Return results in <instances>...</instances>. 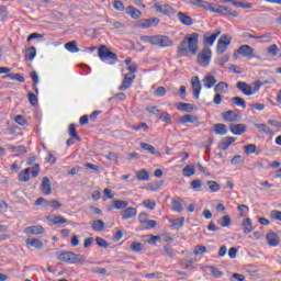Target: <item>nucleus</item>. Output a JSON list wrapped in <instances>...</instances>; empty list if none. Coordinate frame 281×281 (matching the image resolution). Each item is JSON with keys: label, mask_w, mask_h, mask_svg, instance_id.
I'll use <instances>...</instances> for the list:
<instances>
[{"label": "nucleus", "mask_w": 281, "mask_h": 281, "mask_svg": "<svg viewBox=\"0 0 281 281\" xmlns=\"http://www.w3.org/2000/svg\"><path fill=\"white\" fill-rule=\"evenodd\" d=\"M229 131L233 135H243V133H247V125L245 124H231Z\"/></svg>", "instance_id": "12"}, {"label": "nucleus", "mask_w": 281, "mask_h": 281, "mask_svg": "<svg viewBox=\"0 0 281 281\" xmlns=\"http://www.w3.org/2000/svg\"><path fill=\"white\" fill-rule=\"evenodd\" d=\"M236 88L238 91H240L244 95H252L251 92V86H249L247 82L238 81L236 83Z\"/></svg>", "instance_id": "13"}, {"label": "nucleus", "mask_w": 281, "mask_h": 281, "mask_svg": "<svg viewBox=\"0 0 281 281\" xmlns=\"http://www.w3.org/2000/svg\"><path fill=\"white\" fill-rule=\"evenodd\" d=\"M191 87L193 89V98L199 100V95H201V80H199L198 76L191 79Z\"/></svg>", "instance_id": "10"}, {"label": "nucleus", "mask_w": 281, "mask_h": 281, "mask_svg": "<svg viewBox=\"0 0 281 281\" xmlns=\"http://www.w3.org/2000/svg\"><path fill=\"white\" fill-rule=\"evenodd\" d=\"M155 25H159V19L158 18H153V19H146L140 21V27L144 30L148 27H153Z\"/></svg>", "instance_id": "21"}, {"label": "nucleus", "mask_w": 281, "mask_h": 281, "mask_svg": "<svg viewBox=\"0 0 281 281\" xmlns=\"http://www.w3.org/2000/svg\"><path fill=\"white\" fill-rule=\"evenodd\" d=\"M232 4L235 5V8H244V10H251V3L249 2L245 3L233 0Z\"/></svg>", "instance_id": "49"}, {"label": "nucleus", "mask_w": 281, "mask_h": 281, "mask_svg": "<svg viewBox=\"0 0 281 281\" xmlns=\"http://www.w3.org/2000/svg\"><path fill=\"white\" fill-rule=\"evenodd\" d=\"M229 61V55L225 54L217 58L216 63L220 67H223L226 63Z\"/></svg>", "instance_id": "61"}, {"label": "nucleus", "mask_w": 281, "mask_h": 281, "mask_svg": "<svg viewBox=\"0 0 281 281\" xmlns=\"http://www.w3.org/2000/svg\"><path fill=\"white\" fill-rule=\"evenodd\" d=\"M234 142H236V137H224L218 144L220 150H227V148H229L231 144H234Z\"/></svg>", "instance_id": "18"}, {"label": "nucleus", "mask_w": 281, "mask_h": 281, "mask_svg": "<svg viewBox=\"0 0 281 281\" xmlns=\"http://www.w3.org/2000/svg\"><path fill=\"white\" fill-rule=\"evenodd\" d=\"M183 177H192L194 175V167L188 165L182 169Z\"/></svg>", "instance_id": "55"}, {"label": "nucleus", "mask_w": 281, "mask_h": 281, "mask_svg": "<svg viewBox=\"0 0 281 281\" xmlns=\"http://www.w3.org/2000/svg\"><path fill=\"white\" fill-rule=\"evenodd\" d=\"M176 106L179 111H183L184 113H192V111H194V105L191 103H177Z\"/></svg>", "instance_id": "28"}, {"label": "nucleus", "mask_w": 281, "mask_h": 281, "mask_svg": "<svg viewBox=\"0 0 281 281\" xmlns=\"http://www.w3.org/2000/svg\"><path fill=\"white\" fill-rule=\"evenodd\" d=\"M206 186L211 190V192H218L221 190V184H218L216 181H207Z\"/></svg>", "instance_id": "51"}, {"label": "nucleus", "mask_w": 281, "mask_h": 281, "mask_svg": "<svg viewBox=\"0 0 281 281\" xmlns=\"http://www.w3.org/2000/svg\"><path fill=\"white\" fill-rule=\"evenodd\" d=\"M98 56L102 63L106 65H115L117 63V54L111 52L106 45H100L98 48Z\"/></svg>", "instance_id": "2"}, {"label": "nucleus", "mask_w": 281, "mask_h": 281, "mask_svg": "<svg viewBox=\"0 0 281 281\" xmlns=\"http://www.w3.org/2000/svg\"><path fill=\"white\" fill-rule=\"evenodd\" d=\"M27 98H29V102H30V104H32V106H36V104H38V98H36V94H34L33 92H29Z\"/></svg>", "instance_id": "60"}, {"label": "nucleus", "mask_w": 281, "mask_h": 281, "mask_svg": "<svg viewBox=\"0 0 281 281\" xmlns=\"http://www.w3.org/2000/svg\"><path fill=\"white\" fill-rule=\"evenodd\" d=\"M190 3L191 5L203 8V10H207L209 12H214V14H223V10H225V5L212 4L203 0H190Z\"/></svg>", "instance_id": "3"}, {"label": "nucleus", "mask_w": 281, "mask_h": 281, "mask_svg": "<svg viewBox=\"0 0 281 281\" xmlns=\"http://www.w3.org/2000/svg\"><path fill=\"white\" fill-rule=\"evenodd\" d=\"M180 122L181 124H196V122H199V117L191 114H186L184 116L180 117Z\"/></svg>", "instance_id": "29"}, {"label": "nucleus", "mask_w": 281, "mask_h": 281, "mask_svg": "<svg viewBox=\"0 0 281 281\" xmlns=\"http://www.w3.org/2000/svg\"><path fill=\"white\" fill-rule=\"evenodd\" d=\"M180 265L182 269H190V270L196 269L192 260H180Z\"/></svg>", "instance_id": "48"}, {"label": "nucleus", "mask_w": 281, "mask_h": 281, "mask_svg": "<svg viewBox=\"0 0 281 281\" xmlns=\"http://www.w3.org/2000/svg\"><path fill=\"white\" fill-rule=\"evenodd\" d=\"M97 245L99 247H102L103 249H108L109 247V241H106V239L102 238V237H97Z\"/></svg>", "instance_id": "62"}, {"label": "nucleus", "mask_w": 281, "mask_h": 281, "mask_svg": "<svg viewBox=\"0 0 281 281\" xmlns=\"http://www.w3.org/2000/svg\"><path fill=\"white\" fill-rule=\"evenodd\" d=\"M229 85L227 82L221 81L214 87L215 93H227Z\"/></svg>", "instance_id": "27"}, {"label": "nucleus", "mask_w": 281, "mask_h": 281, "mask_svg": "<svg viewBox=\"0 0 281 281\" xmlns=\"http://www.w3.org/2000/svg\"><path fill=\"white\" fill-rule=\"evenodd\" d=\"M43 194L46 196H49L52 194V181H49V178L44 177L42 179V186H41Z\"/></svg>", "instance_id": "14"}, {"label": "nucleus", "mask_w": 281, "mask_h": 281, "mask_svg": "<svg viewBox=\"0 0 281 281\" xmlns=\"http://www.w3.org/2000/svg\"><path fill=\"white\" fill-rule=\"evenodd\" d=\"M162 251L165 256H168V258H175V256L179 254V251L175 250V248H172L170 245H165L162 247Z\"/></svg>", "instance_id": "30"}, {"label": "nucleus", "mask_w": 281, "mask_h": 281, "mask_svg": "<svg viewBox=\"0 0 281 281\" xmlns=\"http://www.w3.org/2000/svg\"><path fill=\"white\" fill-rule=\"evenodd\" d=\"M207 251V248L203 245H196L194 247L193 254L194 256H201Z\"/></svg>", "instance_id": "52"}, {"label": "nucleus", "mask_w": 281, "mask_h": 281, "mask_svg": "<svg viewBox=\"0 0 281 281\" xmlns=\"http://www.w3.org/2000/svg\"><path fill=\"white\" fill-rule=\"evenodd\" d=\"M134 80H135V75L127 72L123 79L122 85L120 86V91H126V89H131Z\"/></svg>", "instance_id": "8"}, {"label": "nucleus", "mask_w": 281, "mask_h": 281, "mask_svg": "<svg viewBox=\"0 0 281 281\" xmlns=\"http://www.w3.org/2000/svg\"><path fill=\"white\" fill-rule=\"evenodd\" d=\"M221 14H224L225 16H233L234 19L238 18V12L235 10H232L229 7L224 5V10Z\"/></svg>", "instance_id": "45"}, {"label": "nucleus", "mask_w": 281, "mask_h": 281, "mask_svg": "<svg viewBox=\"0 0 281 281\" xmlns=\"http://www.w3.org/2000/svg\"><path fill=\"white\" fill-rule=\"evenodd\" d=\"M204 269H209V271H211L213 278H223V272L218 269H216V267L214 266H205Z\"/></svg>", "instance_id": "40"}, {"label": "nucleus", "mask_w": 281, "mask_h": 281, "mask_svg": "<svg viewBox=\"0 0 281 281\" xmlns=\"http://www.w3.org/2000/svg\"><path fill=\"white\" fill-rule=\"evenodd\" d=\"M222 227H229L232 225V217L229 215H224L220 221Z\"/></svg>", "instance_id": "54"}, {"label": "nucleus", "mask_w": 281, "mask_h": 281, "mask_svg": "<svg viewBox=\"0 0 281 281\" xmlns=\"http://www.w3.org/2000/svg\"><path fill=\"white\" fill-rule=\"evenodd\" d=\"M241 229L246 234H251V232L254 231V224L251 223V218L248 217L241 223Z\"/></svg>", "instance_id": "26"}, {"label": "nucleus", "mask_w": 281, "mask_h": 281, "mask_svg": "<svg viewBox=\"0 0 281 281\" xmlns=\"http://www.w3.org/2000/svg\"><path fill=\"white\" fill-rule=\"evenodd\" d=\"M126 14H128L132 19H142V11L134 7H127Z\"/></svg>", "instance_id": "25"}, {"label": "nucleus", "mask_w": 281, "mask_h": 281, "mask_svg": "<svg viewBox=\"0 0 281 281\" xmlns=\"http://www.w3.org/2000/svg\"><path fill=\"white\" fill-rule=\"evenodd\" d=\"M87 262V257L85 255H78L71 252L70 255V265H85Z\"/></svg>", "instance_id": "16"}, {"label": "nucleus", "mask_w": 281, "mask_h": 281, "mask_svg": "<svg viewBox=\"0 0 281 281\" xmlns=\"http://www.w3.org/2000/svg\"><path fill=\"white\" fill-rule=\"evenodd\" d=\"M246 155H254L256 153V144H248L245 146Z\"/></svg>", "instance_id": "64"}, {"label": "nucleus", "mask_w": 281, "mask_h": 281, "mask_svg": "<svg viewBox=\"0 0 281 281\" xmlns=\"http://www.w3.org/2000/svg\"><path fill=\"white\" fill-rule=\"evenodd\" d=\"M232 43V37L223 35L217 42V54H225L227 52V46Z\"/></svg>", "instance_id": "5"}, {"label": "nucleus", "mask_w": 281, "mask_h": 281, "mask_svg": "<svg viewBox=\"0 0 281 281\" xmlns=\"http://www.w3.org/2000/svg\"><path fill=\"white\" fill-rule=\"evenodd\" d=\"M9 80H15L16 82H25V77L21 74H9L5 76Z\"/></svg>", "instance_id": "41"}, {"label": "nucleus", "mask_w": 281, "mask_h": 281, "mask_svg": "<svg viewBox=\"0 0 281 281\" xmlns=\"http://www.w3.org/2000/svg\"><path fill=\"white\" fill-rule=\"evenodd\" d=\"M171 223H172L175 229H179L180 227H183V223H186V218L179 217V218L173 220Z\"/></svg>", "instance_id": "56"}, {"label": "nucleus", "mask_w": 281, "mask_h": 281, "mask_svg": "<svg viewBox=\"0 0 281 281\" xmlns=\"http://www.w3.org/2000/svg\"><path fill=\"white\" fill-rule=\"evenodd\" d=\"M154 95H156V98H164L166 95V89L164 87H158L154 91Z\"/></svg>", "instance_id": "63"}, {"label": "nucleus", "mask_w": 281, "mask_h": 281, "mask_svg": "<svg viewBox=\"0 0 281 281\" xmlns=\"http://www.w3.org/2000/svg\"><path fill=\"white\" fill-rule=\"evenodd\" d=\"M140 148L143 150H147V153H150L151 155H159V151L155 150V146L147 144V143H140Z\"/></svg>", "instance_id": "39"}, {"label": "nucleus", "mask_w": 281, "mask_h": 281, "mask_svg": "<svg viewBox=\"0 0 281 281\" xmlns=\"http://www.w3.org/2000/svg\"><path fill=\"white\" fill-rule=\"evenodd\" d=\"M172 210L173 212H183V205L181 204V202H179V200L172 201Z\"/></svg>", "instance_id": "59"}, {"label": "nucleus", "mask_w": 281, "mask_h": 281, "mask_svg": "<svg viewBox=\"0 0 281 281\" xmlns=\"http://www.w3.org/2000/svg\"><path fill=\"white\" fill-rule=\"evenodd\" d=\"M68 133L70 137L74 139H77V142H80V136L78 135V132L76 131V124H70L68 127Z\"/></svg>", "instance_id": "42"}, {"label": "nucleus", "mask_w": 281, "mask_h": 281, "mask_svg": "<svg viewBox=\"0 0 281 281\" xmlns=\"http://www.w3.org/2000/svg\"><path fill=\"white\" fill-rule=\"evenodd\" d=\"M10 150H12V153H14L16 156L19 155H25V153H27V149H25V146H18L14 147V145H9Z\"/></svg>", "instance_id": "38"}, {"label": "nucleus", "mask_w": 281, "mask_h": 281, "mask_svg": "<svg viewBox=\"0 0 281 281\" xmlns=\"http://www.w3.org/2000/svg\"><path fill=\"white\" fill-rule=\"evenodd\" d=\"M202 82L206 89H212V87L216 86V77L207 75L203 78Z\"/></svg>", "instance_id": "23"}, {"label": "nucleus", "mask_w": 281, "mask_h": 281, "mask_svg": "<svg viewBox=\"0 0 281 281\" xmlns=\"http://www.w3.org/2000/svg\"><path fill=\"white\" fill-rule=\"evenodd\" d=\"M115 210H124L128 207V202L124 200H116L113 202Z\"/></svg>", "instance_id": "47"}, {"label": "nucleus", "mask_w": 281, "mask_h": 281, "mask_svg": "<svg viewBox=\"0 0 281 281\" xmlns=\"http://www.w3.org/2000/svg\"><path fill=\"white\" fill-rule=\"evenodd\" d=\"M121 216L124 221H128V218H135L137 216V209L135 207H127L122 213Z\"/></svg>", "instance_id": "19"}, {"label": "nucleus", "mask_w": 281, "mask_h": 281, "mask_svg": "<svg viewBox=\"0 0 281 281\" xmlns=\"http://www.w3.org/2000/svg\"><path fill=\"white\" fill-rule=\"evenodd\" d=\"M143 205L144 207H147V210H155V207H157V202H155V200H144L143 201Z\"/></svg>", "instance_id": "50"}, {"label": "nucleus", "mask_w": 281, "mask_h": 281, "mask_svg": "<svg viewBox=\"0 0 281 281\" xmlns=\"http://www.w3.org/2000/svg\"><path fill=\"white\" fill-rule=\"evenodd\" d=\"M266 240L270 247H278L280 245V236L274 232L267 233Z\"/></svg>", "instance_id": "9"}, {"label": "nucleus", "mask_w": 281, "mask_h": 281, "mask_svg": "<svg viewBox=\"0 0 281 281\" xmlns=\"http://www.w3.org/2000/svg\"><path fill=\"white\" fill-rule=\"evenodd\" d=\"M222 117L225 122H238V114L232 110L222 113Z\"/></svg>", "instance_id": "20"}, {"label": "nucleus", "mask_w": 281, "mask_h": 281, "mask_svg": "<svg viewBox=\"0 0 281 281\" xmlns=\"http://www.w3.org/2000/svg\"><path fill=\"white\" fill-rule=\"evenodd\" d=\"M91 227L94 232H104V222L102 220H95Z\"/></svg>", "instance_id": "37"}, {"label": "nucleus", "mask_w": 281, "mask_h": 281, "mask_svg": "<svg viewBox=\"0 0 281 281\" xmlns=\"http://www.w3.org/2000/svg\"><path fill=\"white\" fill-rule=\"evenodd\" d=\"M214 132L216 135H227V125L217 123L214 125Z\"/></svg>", "instance_id": "31"}, {"label": "nucleus", "mask_w": 281, "mask_h": 281, "mask_svg": "<svg viewBox=\"0 0 281 281\" xmlns=\"http://www.w3.org/2000/svg\"><path fill=\"white\" fill-rule=\"evenodd\" d=\"M156 12H160L161 14H175V9L169 4H155Z\"/></svg>", "instance_id": "22"}, {"label": "nucleus", "mask_w": 281, "mask_h": 281, "mask_svg": "<svg viewBox=\"0 0 281 281\" xmlns=\"http://www.w3.org/2000/svg\"><path fill=\"white\" fill-rule=\"evenodd\" d=\"M218 36H221V30H217L215 33H213L210 36L205 35L204 36V44L212 47V45H214V42L216 41V38H218Z\"/></svg>", "instance_id": "24"}, {"label": "nucleus", "mask_w": 281, "mask_h": 281, "mask_svg": "<svg viewBox=\"0 0 281 281\" xmlns=\"http://www.w3.org/2000/svg\"><path fill=\"white\" fill-rule=\"evenodd\" d=\"M177 19L178 21H180V23H182V25H188V26L194 25V20L183 12H179L177 14Z\"/></svg>", "instance_id": "17"}, {"label": "nucleus", "mask_w": 281, "mask_h": 281, "mask_svg": "<svg viewBox=\"0 0 281 281\" xmlns=\"http://www.w3.org/2000/svg\"><path fill=\"white\" fill-rule=\"evenodd\" d=\"M267 52L270 56H278V52H280V48H278V45L272 44L267 48Z\"/></svg>", "instance_id": "57"}, {"label": "nucleus", "mask_w": 281, "mask_h": 281, "mask_svg": "<svg viewBox=\"0 0 281 281\" xmlns=\"http://www.w3.org/2000/svg\"><path fill=\"white\" fill-rule=\"evenodd\" d=\"M65 49H67L71 54H78V52H80V48H78V45L76 44V41L66 43L65 44Z\"/></svg>", "instance_id": "33"}, {"label": "nucleus", "mask_w": 281, "mask_h": 281, "mask_svg": "<svg viewBox=\"0 0 281 281\" xmlns=\"http://www.w3.org/2000/svg\"><path fill=\"white\" fill-rule=\"evenodd\" d=\"M212 60V49L204 47L198 55V63L201 67H207Z\"/></svg>", "instance_id": "4"}, {"label": "nucleus", "mask_w": 281, "mask_h": 281, "mask_svg": "<svg viewBox=\"0 0 281 281\" xmlns=\"http://www.w3.org/2000/svg\"><path fill=\"white\" fill-rule=\"evenodd\" d=\"M24 234L27 236H38L45 234V228L41 225L27 226L24 228Z\"/></svg>", "instance_id": "7"}, {"label": "nucleus", "mask_w": 281, "mask_h": 281, "mask_svg": "<svg viewBox=\"0 0 281 281\" xmlns=\"http://www.w3.org/2000/svg\"><path fill=\"white\" fill-rule=\"evenodd\" d=\"M130 248L132 251L139 252L144 250V244L134 241L131 244Z\"/></svg>", "instance_id": "53"}, {"label": "nucleus", "mask_w": 281, "mask_h": 281, "mask_svg": "<svg viewBox=\"0 0 281 281\" xmlns=\"http://www.w3.org/2000/svg\"><path fill=\"white\" fill-rule=\"evenodd\" d=\"M57 260H59V262H67L68 265H70L71 262V251H65L61 252L57 256Z\"/></svg>", "instance_id": "32"}, {"label": "nucleus", "mask_w": 281, "mask_h": 281, "mask_svg": "<svg viewBox=\"0 0 281 281\" xmlns=\"http://www.w3.org/2000/svg\"><path fill=\"white\" fill-rule=\"evenodd\" d=\"M154 45H158V47H171L172 40L166 35H155Z\"/></svg>", "instance_id": "6"}, {"label": "nucleus", "mask_w": 281, "mask_h": 281, "mask_svg": "<svg viewBox=\"0 0 281 281\" xmlns=\"http://www.w3.org/2000/svg\"><path fill=\"white\" fill-rule=\"evenodd\" d=\"M34 58H36V47L31 46L26 49L25 60H29L30 63H32Z\"/></svg>", "instance_id": "35"}, {"label": "nucleus", "mask_w": 281, "mask_h": 281, "mask_svg": "<svg viewBox=\"0 0 281 281\" xmlns=\"http://www.w3.org/2000/svg\"><path fill=\"white\" fill-rule=\"evenodd\" d=\"M47 221L52 223V225H65V223H67V218L55 214L48 215Z\"/></svg>", "instance_id": "15"}, {"label": "nucleus", "mask_w": 281, "mask_h": 281, "mask_svg": "<svg viewBox=\"0 0 281 281\" xmlns=\"http://www.w3.org/2000/svg\"><path fill=\"white\" fill-rule=\"evenodd\" d=\"M231 102L235 104V106H240L241 109H247V103L245 102V99L240 97H233L231 99Z\"/></svg>", "instance_id": "36"}, {"label": "nucleus", "mask_w": 281, "mask_h": 281, "mask_svg": "<svg viewBox=\"0 0 281 281\" xmlns=\"http://www.w3.org/2000/svg\"><path fill=\"white\" fill-rule=\"evenodd\" d=\"M196 52H199V33H191L187 35L182 42L178 45V56H188V54H192V56H196Z\"/></svg>", "instance_id": "1"}, {"label": "nucleus", "mask_w": 281, "mask_h": 281, "mask_svg": "<svg viewBox=\"0 0 281 281\" xmlns=\"http://www.w3.org/2000/svg\"><path fill=\"white\" fill-rule=\"evenodd\" d=\"M26 245L29 247H34L35 249H43V241L36 238L26 239Z\"/></svg>", "instance_id": "34"}, {"label": "nucleus", "mask_w": 281, "mask_h": 281, "mask_svg": "<svg viewBox=\"0 0 281 281\" xmlns=\"http://www.w3.org/2000/svg\"><path fill=\"white\" fill-rule=\"evenodd\" d=\"M19 179H20V181H23V182L30 181V168L23 169L19 173Z\"/></svg>", "instance_id": "46"}, {"label": "nucleus", "mask_w": 281, "mask_h": 281, "mask_svg": "<svg viewBox=\"0 0 281 281\" xmlns=\"http://www.w3.org/2000/svg\"><path fill=\"white\" fill-rule=\"evenodd\" d=\"M38 175H41V167L38 166V164H35L31 168V177H33V179H36V177H38Z\"/></svg>", "instance_id": "58"}, {"label": "nucleus", "mask_w": 281, "mask_h": 281, "mask_svg": "<svg viewBox=\"0 0 281 281\" xmlns=\"http://www.w3.org/2000/svg\"><path fill=\"white\" fill-rule=\"evenodd\" d=\"M136 179L138 181H148V179H150V176L148 175V171L143 169L136 173Z\"/></svg>", "instance_id": "43"}, {"label": "nucleus", "mask_w": 281, "mask_h": 281, "mask_svg": "<svg viewBox=\"0 0 281 281\" xmlns=\"http://www.w3.org/2000/svg\"><path fill=\"white\" fill-rule=\"evenodd\" d=\"M256 128L259 131V133H266V135H271V128L265 124L255 123Z\"/></svg>", "instance_id": "44"}, {"label": "nucleus", "mask_w": 281, "mask_h": 281, "mask_svg": "<svg viewBox=\"0 0 281 281\" xmlns=\"http://www.w3.org/2000/svg\"><path fill=\"white\" fill-rule=\"evenodd\" d=\"M237 52L240 56H244V58H254V48L249 45H241Z\"/></svg>", "instance_id": "11"}]
</instances>
